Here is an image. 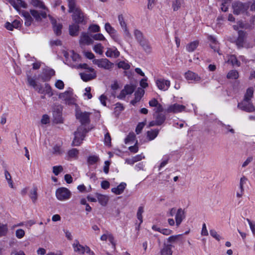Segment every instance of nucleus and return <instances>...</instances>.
<instances>
[{"label":"nucleus","mask_w":255,"mask_h":255,"mask_svg":"<svg viewBox=\"0 0 255 255\" xmlns=\"http://www.w3.org/2000/svg\"><path fill=\"white\" fill-rule=\"evenodd\" d=\"M167 214L169 216H174V219L169 218L167 220L168 224L170 226H176L177 228L179 227L182 222L186 218V212L184 209L179 208H172L167 212Z\"/></svg>","instance_id":"nucleus-1"},{"label":"nucleus","mask_w":255,"mask_h":255,"mask_svg":"<svg viewBox=\"0 0 255 255\" xmlns=\"http://www.w3.org/2000/svg\"><path fill=\"white\" fill-rule=\"evenodd\" d=\"M55 196L58 200L64 202L71 198L72 193L66 187H60L56 189Z\"/></svg>","instance_id":"nucleus-2"},{"label":"nucleus","mask_w":255,"mask_h":255,"mask_svg":"<svg viewBox=\"0 0 255 255\" xmlns=\"http://www.w3.org/2000/svg\"><path fill=\"white\" fill-rule=\"evenodd\" d=\"M232 7L235 14L239 15L245 12L248 14L247 10L249 7V3H243L239 1H235L232 4Z\"/></svg>","instance_id":"nucleus-3"},{"label":"nucleus","mask_w":255,"mask_h":255,"mask_svg":"<svg viewBox=\"0 0 255 255\" xmlns=\"http://www.w3.org/2000/svg\"><path fill=\"white\" fill-rule=\"evenodd\" d=\"M88 131L86 128H77L74 132V138L72 141L73 146H79L82 142L86 133Z\"/></svg>","instance_id":"nucleus-4"},{"label":"nucleus","mask_w":255,"mask_h":255,"mask_svg":"<svg viewBox=\"0 0 255 255\" xmlns=\"http://www.w3.org/2000/svg\"><path fill=\"white\" fill-rule=\"evenodd\" d=\"M93 62L97 65L99 68H103L105 70H111L114 67V63L110 62L107 58H102L99 59H93Z\"/></svg>","instance_id":"nucleus-5"},{"label":"nucleus","mask_w":255,"mask_h":255,"mask_svg":"<svg viewBox=\"0 0 255 255\" xmlns=\"http://www.w3.org/2000/svg\"><path fill=\"white\" fill-rule=\"evenodd\" d=\"M91 113L87 112H82L81 110H76L75 116L76 119L82 125H87L90 122V116Z\"/></svg>","instance_id":"nucleus-6"},{"label":"nucleus","mask_w":255,"mask_h":255,"mask_svg":"<svg viewBox=\"0 0 255 255\" xmlns=\"http://www.w3.org/2000/svg\"><path fill=\"white\" fill-rule=\"evenodd\" d=\"M59 98L64 101L67 104L73 105L75 104V99L73 98V93L71 91H67L60 93L59 95Z\"/></svg>","instance_id":"nucleus-7"},{"label":"nucleus","mask_w":255,"mask_h":255,"mask_svg":"<svg viewBox=\"0 0 255 255\" xmlns=\"http://www.w3.org/2000/svg\"><path fill=\"white\" fill-rule=\"evenodd\" d=\"M48 17L50 20L51 23L52 25V28L54 33L57 36H59L62 33V29L63 28V25L61 23H57L56 20L54 19L52 16L50 15H48Z\"/></svg>","instance_id":"nucleus-8"},{"label":"nucleus","mask_w":255,"mask_h":255,"mask_svg":"<svg viewBox=\"0 0 255 255\" xmlns=\"http://www.w3.org/2000/svg\"><path fill=\"white\" fill-rule=\"evenodd\" d=\"M154 116L155 120L149 123V127L161 126L164 122L166 119L165 115L162 113L155 114Z\"/></svg>","instance_id":"nucleus-9"},{"label":"nucleus","mask_w":255,"mask_h":255,"mask_svg":"<svg viewBox=\"0 0 255 255\" xmlns=\"http://www.w3.org/2000/svg\"><path fill=\"white\" fill-rule=\"evenodd\" d=\"M134 90L135 87L134 86L126 85L117 97L119 99H124L125 98L126 95L131 94L134 92Z\"/></svg>","instance_id":"nucleus-10"},{"label":"nucleus","mask_w":255,"mask_h":255,"mask_svg":"<svg viewBox=\"0 0 255 255\" xmlns=\"http://www.w3.org/2000/svg\"><path fill=\"white\" fill-rule=\"evenodd\" d=\"M238 107L241 110L249 113L253 112L255 110V107L250 102L245 101V100H243L241 103H239L238 105Z\"/></svg>","instance_id":"nucleus-11"},{"label":"nucleus","mask_w":255,"mask_h":255,"mask_svg":"<svg viewBox=\"0 0 255 255\" xmlns=\"http://www.w3.org/2000/svg\"><path fill=\"white\" fill-rule=\"evenodd\" d=\"M72 13V19L76 23L79 24L83 23L84 22L85 17L84 14L80 8L77 9V10H76V11Z\"/></svg>","instance_id":"nucleus-12"},{"label":"nucleus","mask_w":255,"mask_h":255,"mask_svg":"<svg viewBox=\"0 0 255 255\" xmlns=\"http://www.w3.org/2000/svg\"><path fill=\"white\" fill-rule=\"evenodd\" d=\"M185 109V107L182 105L178 104H174L170 105L166 109L167 113H179L184 111Z\"/></svg>","instance_id":"nucleus-13"},{"label":"nucleus","mask_w":255,"mask_h":255,"mask_svg":"<svg viewBox=\"0 0 255 255\" xmlns=\"http://www.w3.org/2000/svg\"><path fill=\"white\" fill-rule=\"evenodd\" d=\"M18 11L20 7L26 8L27 4L22 0H6Z\"/></svg>","instance_id":"nucleus-14"},{"label":"nucleus","mask_w":255,"mask_h":255,"mask_svg":"<svg viewBox=\"0 0 255 255\" xmlns=\"http://www.w3.org/2000/svg\"><path fill=\"white\" fill-rule=\"evenodd\" d=\"M246 37V32L243 30H239L238 31V37L236 41V45L238 48H240L244 47Z\"/></svg>","instance_id":"nucleus-15"},{"label":"nucleus","mask_w":255,"mask_h":255,"mask_svg":"<svg viewBox=\"0 0 255 255\" xmlns=\"http://www.w3.org/2000/svg\"><path fill=\"white\" fill-rule=\"evenodd\" d=\"M156 84L158 88L161 90H167L170 85V81L164 79H158L156 81Z\"/></svg>","instance_id":"nucleus-16"},{"label":"nucleus","mask_w":255,"mask_h":255,"mask_svg":"<svg viewBox=\"0 0 255 255\" xmlns=\"http://www.w3.org/2000/svg\"><path fill=\"white\" fill-rule=\"evenodd\" d=\"M30 14L34 17L35 20L37 21L41 20L42 18H45L47 17V13L45 11L38 12L37 10L34 9H30Z\"/></svg>","instance_id":"nucleus-17"},{"label":"nucleus","mask_w":255,"mask_h":255,"mask_svg":"<svg viewBox=\"0 0 255 255\" xmlns=\"http://www.w3.org/2000/svg\"><path fill=\"white\" fill-rule=\"evenodd\" d=\"M93 42V40L89 36L88 33L85 32L82 33L79 40V43L80 45H90L91 44H92Z\"/></svg>","instance_id":"nucleus-18"},{"label":"nucleus","mask_w":255,"mask_h":255,"mask_svg":"<svg viewBox=\"0 0 255 255\" xmlns=\"http://www.w3.org/2000/svg\"><path fill=\"white\" fill-rule=\"evenodd\" d=\"M79 150L76 148H72L68 151L66 158L68 160H76L79 157Z\"/></svg>","instance_id":"nucleus-19"},{"label":"nucleus","mask_w":255,"mask_h":255,"mask_svg":"<svg viewBox=\"0 0 255 255\" xmlns=\"http://www.w3.org/2000/svg\"><path fill=\"white\" fill-rule=\"evenodd\" d=\"M21 22L18 20H14L11 23L6 22L4 27L8 30L12 31L13 28L18 29L20 27Z\"/></svg>","instance_id":"nucleus-20"},{"label":"nucleus","mask_w":255,"mask_h":255,"mask_svg":"<svg viewBox=\"0 0 255 255\" xmlns=\"http://www.w3.org/2000/svg\"><path fill=\"white\" fill-rule=\"evenodd\" d=\"M144 94V90L141 88H138L137 90L135 92V97L133 100L131 101L130 103L133 105H135L137 102H139L140 100V99L143 96Z\"/></svg>","instance_id":"nucleus-21"},{"label":"nucleus","mask_w":255,"mask_h":255,"mask_svg":"<svg viewBox=\"0 0 255 255\" xmlns=\"http://www.w3.org/2000/svg\"><path fill=\"white\" fill-rule=\"evenodd\" d=\"M126 186L125 182H121L117 187L112 188L111 191L116 195H120L124 192Z\"/></svg>","instance_id":"nucleus-22"},{"label":"nucleus","mask_w":255,"mask_h":255,"mask_svg":"<svg viewBox=\"0 0 255 255\" xmlns=\"http://www.w3.org/2000/svg\"><path fill=\"white\" fill-rule=\"evenodd\" d=\"M100 239L101 241H103L108 240L113 246L114 248H115L116 243L115 242L114 238L112 234L107 232L101 237Z\"/></svg>","instance_id":"nucleus-23"},{"label":"nucleus","mask_w":255,"mask_h":255,"mask_svg":"<svg viewBox=\"0 0 255 255\" xmlns=\"http://www.w3.org/2000/svg\"><path fill=\"white\" fill-rule=\"evenodd\" d=\"M96 197L97 198V201L102 206H105L107 205L109 200L108 196L96 193Z\"/></svg>","instance_id":"nucleus-24"},{"label":"nucleus","mask_w":255,"mask_h":255,"mask_svg":"<svg viewBox=\"0 0 255 255\" xmlns=\"http://www.w3.org/2000/svg\"><path fill=\"white\" fill-rule=\"evenodd\" d=\"M92 73L88 74L86 73H81L80 74L81 79L85 82L93 80L96 78L97 75L95 71L94 70Z\"/></svg>","instance_id":"nucleus-25"},{"label":"nucleus","mask_w":255,"mask_h":255,"mask_svg":"<svg viewBox=\"0 0 255 255\" xmlns=\"http://www.w3.org/2000/svg\"><path fill=\"white\" fill-rule=\"evenodd\" d=\"M138 43L145 52L149 53L151 52V46H150L149 41L146 38L139 42Z\"/></svg>","instance_id":"nucleus-26"},{"label":"nucleus","mask_w":255,"mask_h":255,"mask_svg":"<svg viewBox=\"0 0 255 255\" xmlns=\"http://www.w3.org/2000/svg\"><path fill=\"white\" fill-rule=\"evenodd\" d=\"M21 14L24 18L25 25L27 26H30L33 21V18L31 16L30 13L26 11L23 10L21 12Z\"/></svg>","instance_id":"nucleus-27"},{"label":"nucleus","mask_w":255,"mask_h":255,"mask_svg":"<svg viewBox=\"0 0 255 255\" xmlns=\"http://www.w3.org/2000/svg\"><path fill=\"white\" fill-rule=\"evenodd\" d=\"M79 30V26L78 24H73L69 25V34L72 36H76L78 35Z\"/></svg>","instance_id":"nucleus-28"},{"label":"nucleus","mask_w":255,"mask_h":255,"mask_svg":"<svg viewBox=\"0 0 255 255\" xmlns=\"http://www.w3.org/2000/svg\"><path fill=\"white\" fill-rule=\"evenodd\" d=\"M106 55L109 57L117 58L120 56V52L117 48H108Z\"/></svg>","instance_id":"nucleus-29"},{"label":"nucleus","mask_w":255,"mask_h":255,"mask_svg":"<svg viewBox=\"0 0 255 255\" xmlns=\"http://www.w3.org/2000/svg\"><path fill=\"white\" fill-rule=\"evenodd\" d=\"M68 2V12L69 13H72L76 10H77V9H80V7H79L76 4V0H67Z\"/></svg>","instance_id":"nucleus-30"},{"label":"nucleus","mask_w":255,"mask_h":255,"mask_svg":"<svg viewBox=\"0 0 255 255\" xmlns=\"http://www.w3.org/2000/svg\"><path fill=\"white\" fill-rule=\"evenodd\" d=\"M73 248L75 252L79 254H84L85 246L80 245L78 241H76L73 244Z\"/></svg>","instance_id":"nucleus-31"},{"label":"nucleus","mask_w":255,"mask_h":255,"mask_svg":"<svg viewBox=\"0 0 255 255\" xmlns=\"http://www.w3.org/2000/svg\"><path fill=\"white\" fill-rule=\"evenodd\" d=\"M172 246L170 244L164 245L163 249L161 251V255H172Z\"/></svg>","instance_id":"nucleus-32"},{"label":"nucleus","mask_w":255,"mask_h":255,"mask_svg":"<svg viewBox=\"0 0 255 255\" xmlns=\"http://www.w3.org/2000/svg\"><path fill=\"white\" fill-rule=\"evenodd\" d=\"M54 122L55 123H61L63 122L62 114L59 110L53 111Z\"/></svg>","instance_id":"nucleus-33"},{"label":"nucleus","mask_w":255,"mask_h":255,"mask_svg":"<svg viewBox=\"0 0 255 255\" xmlns=\"http://www.w3.org/2000/svg\"><path fill=\"white\" fill-rule=\"evenodd\" d=\"M133 34L138 43L145 38L142 32L138 29H135L133 32Z\"/></svg>","instance_id":"nucleus-34"},{"label":"nucleus","mask_w":255,"mask_h":255,"mask_svg":"<svg viewBox=\"0 0 255 255\" xmlns=\"http://www.w3.org/2000/svg\"><path fill=\"white\" fill-rule=\"evenodd\" d=\"M135 135L133 133H129L127 137L125 139V142L126 144H131L135 143Z\"/></svg>","instance_id":"nucleus-35"},{"label":"nucleus","mask_w":255,"mask_h":255,"mask_svg":"<svg viewBox=\"0 0 255 255\" xmlns=\"http://www.w3.org/2000/svg\"><path fill=\"white\" fill-rule=\"evenodd\" d=\"M158 133V130L156 129H151L147 131V137L149 140H151L155 138Z\"/></svg>","instance_id":"nucleus-36"},{"label":"nucleus","mask_w":255,"mask_h":255,"mask_svg":"<svg viewBox=\"0 0 255 255\" xmlns=\"http://www.w3.org/2000/svg\"><path fill=\"white\" fill-rule=\"evenodd\" d=\"M143 158H144V156L142 154H140L133 157L131 159H127L126 162L128 164H133L134 162L140 161Z\"/></svg>","instance_id":"nucleus-37"},{"label":"nucleus","mask_w":255,"mask_h":255,"mask_svg":"<svg viewBox=\"0 0 255 255\" xmlns=\"http://www.w3.org/2000/svg\"><path fill=\"white\" fill-rule=\"evenodd\" d=\"M185 77L187 80H194L196 81H198L200 79V78L195 73L191 71L185 73Z\"/></svg>","instance_id":"nucleus-38"},{"label":"nucleus","mask_w":255,"mask_h":255,"mask_svg":"<svg viewBox=\"0 0 255 255\" xmlns=\"http://www.w3.org/2000/svg\"><path fill=\"white\" fill-rule=\"evenodd\" d=\"M184 3V0H175L172 1V7L174 11L178 10Z\"/></svg>","instance_id":"nucleus-39"},{"label":"nucleus","mask_w":255,"mask_h":255,"mask_svg":"<svg viewBox=\"0 0 255 255\" xmlns=\"http://www.w3.org/2000/svg\"><path fill=\"white\" fill-rule=\"evenodd\" d=\"M254 94V89L252 88H248L247 90L246 93L245 94L244 100L247 102H250L252 98L253 97Z\"/></svg>","instance_id":"nucleus-40"},{"label":"nucleus","mask_w":255,"mask_h":255,"mask_svg":"<svg viewBox=\"0 0 255 255\" xmlns=\"http://www.w3.org/2000/svg\"><path fill=\"white\" fill-rule=\"evenodd\" d=\"M37 189L36 187H34L30 191L29 197L33 203H35L37 199Z\"/></svg>","instance_id":"nucleus-41"},{"label":"nucleus","mask_w":255,"mask_h":255,"mask_svg":"<svg viewBox=\"0 0 255 255\" xmlns=\"http://www.w3.org/2000/svg\"><path fill=\"white\" fill-rule=\"evenodd\" d=\"M199 42L195 41L192 42L186 46L187 50L188 52H193L198 46Z\"/></svg>","instance_id":"nucleus-42"},{"label":"nucleus","mask_w":255,"mask_h":255,"mask_svg":"<svg viewBox=\"0 0 255 255\" xmlns=\"http://www.w3.org/2000/svg\"><path fill=\"white\" fill-rule=\"evenodd\" d=\"M31 3L35 7H37L43 9H46V7L44 3L39 0H31Z\"/></svg>","instance_id":"nucleus-43"},{"label":"nucleus","mask_w":255,"mask_h":255,"mask_svg":"<svg viewBox=\"0 0 255 255\" xmlns=\"http://www.w3.org/2000/svg\"><path fill=\"white\" fill-rule=\"evenodd\" d=\"M227 77L228 79H237L239 77V73L237 70H232L229 72Z\"/></svg>","instance_id":"nucleus-44"},{"label":"nucleus","mask_w":255,"mask_h":255,"mask_svg":"<svg viewBox=\"0 0 255 255\" xmlns=\"http://www.w3.org/2000/svg\"><path fill=\"white\" fill-rule=\"evenodd\" d=\"M4 177L7 182V183H8L9 186L10 188H13V182L11 180V176L10 173L7 170L4 171Z\"/></svg>","instance_id":"nucleus-45"},{"label":"nucleus","mask_w":255,"mask_h":255,"mask_svg":"<svg viewBox=\"0 0 255 255\" xmlns=\"http://www.w3.org/2000/svg\"><path fill=\"white\" fill-rule=\"evenodd\" d=\"M8 232L7 226L0 223V237L5 236Z\"/></svg>","instance_id":"nucleus-46"},{"label":"nucleus","mask_w":255,"mask_h":255,"mask_svg":"<svg viewBox=\"0 0 255 255\" xmlns=\"http://www.w3.org/2000/svg\"><path fill=\"white\" fill-rule=\"evenodd\" d=\"M228 62L231 63L233 65H237L238 66L240 65V62L237 60L236 56L234 55L230 56Z\"/></svg>","instance_id":"nucleus-47"},{"label":"nucleus","mask_w":255,"mask_h":255,"mask_svg":"<svg viewBox=\"0 0 255 255\" xmlns=\"http://www.w3.org/2000/svg\"><path fill=\"white\" fill-rule=\"evenodd\" d=\"M105 30L110 34L116 33V30L109 23H106L105 25Z\"/></svg>","instance_id":"nucleus-48"},{"label":"nucleus","mask_w":255,"mask_h":255,"mask_svg":"<svg viewBox=\"0 0 255 255\" xmlns=\"http://www.w3.org/2000/svg\"><path fill=\"white\" fill-rule=\"evenodd\" d=\"M53 153L57 155H60L63 152V150L61 147V144H56L55 145L53 148Z\"/></svg>","instance_id":"nucleus-49"},{"label":"nucleus","mask_w":255,"mask_h":255,"mask_svg":"<svg viewBox=\"0 0 255 255\" xmlns=\"http://www.w3.org/2000/svg\"><path fill=\"white\" fill-rule=\"evenodd\" d=\"M103 48L104 47L102 44L101 43H99L94 46L93 49L96 53H98L100 55H102L103 53Z\"/></svg>","instance_id":"nucleus-50"},{"label":"nucleus","mask_w":255,"mask_h":255,"mask_svg":"<svg viewBox=\"0 0 255 255\" xmlns=\"http://www.w3.org/2000/svg\"><path fill=\"white\" fill-rule=\"evenodd\" d=\"M99 157L97 155L90 156L88 158V162L89 164L93 165L99 161Z\"/></svg>","instance_id":"nucleus-51"},{"label":"nucleus","mask_w":255,"mask_h":255,"mask_svg":"<svg viewBox=\"0 0 255 255\" xmlns=\"http://www.w3.org/2000/svg\"><path fill=\"white\" fill-rule=\"evenodd\" d=\"M43 93H45L46 94L48 95L49 97H51L53 95V93L52 91V88L47 84H46L45 85V87L43 89Z\"/></svg>","instance_id":"nucleus-52"},{"label":"nucleus","mask_w":255,"mask_h":255,"mask_svg":"<svg viewBox=\"0 0 255 255\" xmlns=\"http://www.w3.org/2000/svg\"><path fill=\"white\" fill-rule=\"evenodd\" d=\"M181 236V235H177L170 236L167 239V241L170 244L175 243L177 242V241L178 240L179 238Z\"/></svg>","instance_id":"nucleus-53"},{"label":"nucleus","mask_w":255,"mask_h":255,"mask_svg":"<svg viewBox=\"0 0 255 255\" xmlns=\"http://www.w3.org/2000/svg\"><path fill=\"white\" fill-rule=\"evenodd\" d=\"M118 67L119 68H122L125 70H128L130 68V65L124 61L119 62L118 64Z\"/></svg>","instance_id":"nucleus-54"},{"label":"nucleus","mask_w":255,"mask_h":255,"mask_svg":"<svg viewBox=\"0 0 255 255\" xmlns=\"http://www.w3.org/2000/svg\"><path fill=\"white\" fill-rule=\"evenodd\" d=\"M25 231L21 229H17L15 231V236L19 239L23 238L25 236Z\"/></svg>","instance_id":"nucleus-55"},{"label":"nucleus","mask_w":255,"mask_h":255,"mask_svg":"<svg viewBox=\"0 0 255 255\" xmlns=\"http://www.w3.org/2000/svg\"><path fill=\"white\" fill-rule=\"evenodd\" d=\"M104 143L108 146L111 145V137L109 132H106L105 134Z\"/></svg>","instance_id":"nucleus-56"},{"label":"nucleus","mask_w":255,"mask_h":255,"mask_svg":"<svg viewBox=\"0 0 255 255\" xmlns=\"http://www.w3.org/2000/svg\"><path fill=\"white\" fill-rule=\"evenodd\" d=\"M169 157L168 156H164L162 158L159 167V170H160L162 168L164 167L168 163L169 160Z\"/></svg>","instance_id":"nucleus-57"},{"label":"nucleus","mask_w":255,"mask_h":255,"mask_svg":"<svg viewBox=\"0 0 255 255\" xmlns=\"http://www.w3.org/2000/svg\"><path fill=\"white\" fill-rule=\"evenodd\" d=\"M63 170V167L61 165L53 167V172L55 175H58Z\"/></svg>","instance_id":"nucleus-58"},{"label":"nucleus","mask_w":255,"mask_h":255,"mask_svg":"<svg viewBox=\"0 0 255 255\" xmlns=\"http://www.w3.org/2000/svg\"><path fill=\"white\" fill-rule=\"evenodd\" d=\"M77 68H81V69H87L88 70L89 72H93L94 71V69L91 67H89L88 65L86 64H80L78 65Z\"/></svg>","instance_id":"nucleus-59"},{"label":"nucleus","mask_w":255,"mask_h":255,"mask_svg":"<svg viewBox=\"0 0 255 255\" xmlns=\"http://www.w3.org/2000/svg\"><path fill=\"white\" fill-rule=\"evenodd\" d=\"M210 235L218 241H220L221 239V236L218 234V233L215 230H210Z\"/></svg>","instance_id":"nucleus-60"},{"label":"nucleus","mask_w":255,"mask_h":255,"mask_svg":"<svg viewBox=\"0 0 255 255\" xmlns=\"http://www.w3.org/2000/svg\"><path fill=\"white\" fill-rule=\"evenodd\" d=\"M129 150L132 153H136L138 150V147L137 146V141H135V143L133 146H130L128 147Z\"/></svg>","instance_id":"nucleus-61"},{"label":"nucleus","mask_w":255,"mask_h":255,"mask_svg":"<svg viewBox=\"0 0 255 255\" xmlns=\"http://www.w3.org/2000/svg\"><path fill=\"white\" fill-rule=\"evenodd\" d=\"M247 221L249 224L252 233L255 236V224L249 219H247Z\"/></svg>","instance_id":"nucleus-62"},{"label":"nucleus","mask_w":255,"mask_h":255,"mask_svg":"<svg viewBox=\"0 0 255 255\" xmlns=\"http://www.w3.org/2000/svg\"><path fill=\"white\" fill-rule=\"evenodd\" d=\"M27 81H28V84L30 86L32 87L33 88L35 86H36V85L37 84L36 82L35 81V80L29 76H28L27 77Z\"/></svg>","instance_id":"nucleus-63"},{"label":"nucleus","mask_w":255,"mask_h":255,"mask_svg":"<svg viewBox=\"0 0 255 255\" xmlns=\"http://www.w3.org/2000/svg\"><path fill=\"white\" fill-rule=\"evenodd\" d=\"M92 37L96 40H104L105 39V37L101 33H98L94 34Z\"/></svg>","instance_id":"nucleus-64"}]
</instances>
